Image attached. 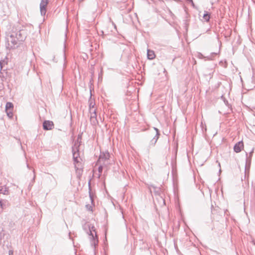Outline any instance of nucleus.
Here are the masks:
<instances>
[{"label":"nucleus","instance_id":"6","mask_svg":"<svg viewBox=\"0 0 255 255\" xmlns=\"http://www.w3.org/2000/svg\"><path fill=\"white\" fill-rule=\"evenodd\" d=\"M13 105L12 103L10 102H7L5 105V111L7 113V115L9 118H12L13 116Z\"/></svg>","mask_w":255,"mask_h":255},{"label":"nucleus","instance_id":"19","mask_svg":"<svg viewBox=\"0 0 255 255\" xmlns=\"http://www.w3.org/2000/svg\"><path fill=\"white\" fill-rule=\"evenodd\" d=\"M2 206V203H1V202L0 201V206Z\"/></svg>","mask_w":255,"mask_h":255},{"label":"nucleus","instance_id":"12","mask_svg":"<svg viewBox=\"0 0 255 255\" xmlns=\"http://www.w3.org/2000/svg\"><path fill=\"white\" fill-rule=\"evenodd\" d=\"M9 193L8 188L5 186L0 187V194L8 195Z\"/></svg>","mask_w":255,"mask_h":255},{"label":"nucleus","instance_id":"11","mask_svg":"<svg viewBox=\"0 0 255 255\" xmlns=\"http://www.w3.org/2000/svg\"><path fill=\"white\" fill-rule=\"evenodd\" d=\"M155 54L153 51L148 49L147 51V56L150 60L153 59L155 58Z\"/></svg>","mask_w":255,"mask_h":255},{"label":"nucleus","instance_id":"1","mask_svg":"<svg viewBox=\"0 0 255 255\" xmlns=\"http://www.w3.org/2000/svg\"><path fill=\"white\" fill-rule=\"evenodd\" d=\"M27 33L25 29L12 30L6 37L5 46L7 49H15L21 42L26 37Z\"/></svg>","mask_w":255,"mask_h":255},{"label":"nucleus","instance_id":"20","mask_svg":"<svg viewBox=\"0 0 255 255\" xmlns=\"http://www.w3.org/2000/svg\"><path fill=\"white\" fill-rule=\"evenodd\" d=\"M90 182H89V189L90 190Z\"/></svg>","mask_w":255,"mask_h":255},{"label":"nucleus","instance_id":"10","mask_svg":"<svg viewBox=\"0 0 255 255\" xmlns=\"http://www.w3.org/2000/svg\"><path fill=\"white\" fill-rule=\"evenodd\" d=\"M244 147V143L242 141H240L237 143L235 144V145L234 146V150L235 152L237 153H239L240 151H241L242 149Z\"/></svg>","mask_w":255,"mask_h":255},{"label":"nucleus","instance_id":"8","mask_svg":"<svg viewBox=\"0 0 255 255\" xmlns=\"http://www.w3.org/2000/svg\"><path fill=\"white\" fill-rule=\"evenodd\" d=\"M54 128L53 122L50 121H45L43 123V128L44 130H51Z\"/></svg>","mask_w":255,"mask_h":255},{"label":"nucleus","instance_id":"22","mask_svg":"<svg viewBox=\"0 0 255 255\" xmlns=\"http://www.w3.org/2000/svg\"><path fill=\"white\" fill-rule=\"evenodd\" d=\"M113 24L114 25L115 27L116 28V25L114 23H113Z\"/></svg>","mask_w":255,"mask_h":255},{"label":"nucleus","instance_id":"16","mask_svg":"<svg viewBox=\"0 0 255 255\" xmlns=\"http://www.w3.org/2000/svg\"><path fill=\"white\" fill-rule=\"evenodd\" d=\"M103 165H100L98 167V171L100 173H102L103 171Z\"/></svg>","mask_w":255,"mask_h":255},{"label":"nucleus","instance_id":"17","mask_svg":"<svg viewBox=\"0 0 255 255\" xmlns=\"http://www.w3.org/2000/svg\"><path fill=\"white\" fill-rule=\"evenodd\" d=\"M3 236V234H2V233H1L0 232V240H1L2 239V238Z\"/></svg>","mask_w":255,"mask_h":255},{"label":"nucleus","instance_id":"4","mask_svg":"<svg viewBox=\"0 0 255 255\" xmlns=\"http://www.w3.org/2000/svg\"><path fill=\"white\" fill-rule=\"evenodd\" d=\"M110 157V155L108 152H103L100 155L98 162L102 163L103 162V164H108V161Z\"/></svg>","mask_w":255,"mask_h":255},{"label":"nucleus","instance_id":"21","mask_svg":"<svg viewBox=\"0 0 255 255\" xmlns=\"http://www.w3.org/2000/svg\"><path fill=\"white\" fill-rule=\"evenodd\" d=\"M89 193H90V192H89ZM90 197L91 199H92V196H91V193H90Z\"/></svg>","mask_w":255,"mask_h":255},{"label":"nucleus","instance_id":"13","mask_svg":"<svg viewBox=\"0 0 255 255\" xmlns=\"http://www.w3.org/2000/svg\"><path fill=\"white\" fill-rule=\"evenodd\" d=\"M253 153H254V148L252 149V150L251 151V152H250L249 155H248V154L247 153H246V155H247L246 162H247V164H248V163L250 164L251 163V157H252Z\"/></svg>","mask_w":255,"mask_h":255},{"label":"nucleus","instance_id":"2","mask_svg":"<svg viewBox=\"0 0 255 255\" xmlns=\"http://www.w3.org/2000/svg\"><path fill=\"white\" fill-rule=\"evenodd\" d=\"M83 229L89 236L91 245L95 248L98 245L99 241L94 226L85 224L83 225Z\"/></svg>","mask_w":255,"mask_h":255},{"label":"nucleus","instance_id":"3","mask_svg":"<svg viewBox=\"0 0 255 255\" xmlns=\"http://www.w3.org/2000/svg\"><path fill=\"white\" fill-rule=\"evenodd\" d=\"M80 144V142L77 140L75 142L74 146L72 147L73 158L75 164V168L76 169H78V164L80 163V160H81L79 153V146Z\"/></svg>","mask_w":255,"mask_h":255},{"label":"nucleus","instance_id":"18","mask_svg":"<svg viewBox=\"0 0 255 255\" xmlns=\"http://www.w3.org/2000/svg\"><path fill=\"white\" fill-rule=\"evenodd\" d=\"M9 255H13V251H9Z\"/></svg>","mask_w":255,"mask_h":255},{"label":"nucleus","instance_id":"7","mask_svg":"<svg viewBox=\"0 0 255 255\" xmlns=\"http://www.w3.org/2000/svg\"><path fill=\"white\" fill-rule=\"evenodd\" d=\"M90 113V122L92 125H96L98 124V121L97 119V113L96 110H94L93 111L91 110Z\"/></svg>","mask_w":255,"mask_h":255},{"label":"nucleus","instance_id":"5","mask_svg":"<svg viewBox=\"0 0 255 255\" xmlns=\"http://www.w3.org/2000/svg\"><path fill=\"white\" fill-rule=\"evenodd\" d=\"M48 0H41L40 3V10L41 15H45L46 12V6Z\"/></svg>","mask_w":255,"mask_h":255},{"label":"nucleus","instance_id":"15","mask_svg":"<svg viewBox=\"0 0 255 255\" xmlns=\"http://www.w3.org/2000/svg\"><path fill=\"white\" fill-rule=\"evenodd\" d=\"M203 17L206 21L208 22L210 18V14L207 11H205Z\"/></svg>","mask_w":255,"mask_h":255},{"label":"nucleus","instance_id":"9","mask_svg":"<svg viewBox=\"0 0 255 255\" xmlns=\"http://www.w3.org/2000/svg\"><path fill=\"white\" fill-rule=\"evenodd\" d=\"M153 128L156 131V134L150 141V145L152 146H154L155 144L160 135V131L159 129L156 128Z\"/></svg>","mask_w":255,"mask_h":255},{"label":"nucleus","instance_id":"14","mask_svg":"<svg viewBox=\"0 0 255 255\" xmlns=\"http://www.w3.org/2000/svg\"><path fill=\"white\" fill-rule=\"evenodd\" d=\"M89 111L91 112V110H92V111H93V110H94V108L95 104V102H93V100L92 99L91 97H90V100H89Z\"/></svg>","mask_w":255,"mask_h":255},{"label":"nucleus","instance_id":"23","mask_svg":"<svg viewBox=\"0 0 255 255\" xmlns=\"http://www.w3.org/2000/svg\"><path fill=\"white\" fill-rule=\"evenodd\" d=\"M52 58H54V56L53 55L51 56Z\"/></svg>","mask_w":255,"mask_h":255}]
</instances>
